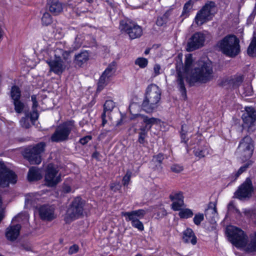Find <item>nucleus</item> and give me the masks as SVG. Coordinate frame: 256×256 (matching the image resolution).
Wrapping results in <instances>:
<instances>
[{"instance_id":"nucleus-1","label":"nucleus","mask_w":256,"mask_h":256,"mask_svg":"<svg viewBox=\"0 0 256 256\" xmlns=\"http://www.w3.org/2000/svg\"><path fill=\"white\" fill-rule=\"evenodd\" d=\"M182 55L179 54L176 58V68L177 73L176 82L179 90L183 96H186V90L185 88L182 73H186V80L190 86L195 83L206 84L214 78L212 63L210 61H199L194 68L189 72L193 62L192 54L186 56L184 65L182 64Z\"/></svg>"},{"instance_id":"nucleus-2","label":"nucleus","mask_w":256,"mask_h":256,"mask_svg":"<svg viewBox=\"0 0 256 256\" xmlns=\"http://www.w3.org/2000/svg\"><path fill=\"white\" fill-rule=\"evenodd\" d=\"M162 92L155 84L149 85L145 92V96L142 104V108L147 113L152 112L158 106Z\"/></svg>"},{"instance_id":"nucleus-3","label":"nucleus","mask_w":256,"mask_h":256,"mask_svg":"<svg viewBox=\"0 0 256 256\" xmlns=\"http://www.w3.org/2000/svg\"><path fill=\"white\" fill-rule=\"evenodd\" d=\"M217 46L227 56L234 58L240 52V40L234 34H228L218 41Z\"/></svg>"},{"instance_id":"nucleus-4","label":"nucleus","mask_w":256,"mask_h":256,"mask_svg":"<svg viewBox=\"0 0 256 256\" xmlns=\"http://www.w3.org/2000/svg\"><path fill=\"white\" fill-rule=\"evenodd\" d=\"M75 128L74 120H68L58 126L50 137L52 142H66L69 138L72 130Z\"/></svg>"},{"instance_id":"nucleus-5","label":"nucleus","mask_w":256,"mask_h":256,"mask_svg":"<svg viewBox=\"0 0 256 256\" xmlns=\"http://www.w3.org/2000/svg\"><path fill=\"white\" fill-rule=\"evenodd\" d=\"M84 204V202L78 196L72 201L64 218L66 223H70L83 215Z\"/></svg>"},{"instance_id":"nucleus-6","label":"nucleus","mask_w":256,"mask_h":256,"mask_svg":"<svg viewBox=\"0 0 256 256\" xmlns=\"http://www.w3.org/2000/svg\"><path fill=\"white\" fill-rule=\"evenodd\" d=\"M226 232L231 242L238 248H242L246 246L248 236L241 229L234 226H230Z\"/></svg>"},{"instance_id":"nucleus-7","label":"nucleus","mask_w":256,"mask_h":256,"mask_svg":"<svg viewBox=\"0 0 256 256\" xmlns=\"http://www.w3.org/2000/svg\"><path fill=\"white\" fill-rule=\"evenodd\" d=\"M46 144L40 142L34 146L26 148L24 152V157L32 164H38L42 162L41 154L44 152Z\"/></svg>"},{"instance_id":"nucleus-8","label":"nucleus","mask_w":256,"mask_h":256,"mask_svg":"<svg viewBox=\"0 0 256 256\" xmlns=\"http://www.w3.org/2000/svg\"><path fill=\"white\" fill-rule=\"evenodd\" d=\"M119 28L128 34L132 40L140 38L142 34V29L136 22L128 20L120 22Z\"/></svg>"},{"instance_id":"nucleus-9","label":"nucleus","mask_w":256,"mask_h":256,"mask_svg":"<svg viewBox=\"0 0 256 256\" xmlns=\"http://www.w3.org/2000/svg\"><path fill=\"white\" fill-rule=\"evenodd\" d=\"M214 8L215 4L214 2L210 1L206 3L196 15L195 22L196 24L201 26L211 20L214 16L213 10Z\"/></svg>"},{"instance_id":"nucleus-10","label":"nucleus","mask_w":256,"mask_h":256,"mask_svg":"<svg viewBox=\"0 0 256 256\" xmlns=\"http://www.w3.org/2000/svg\"><path fill=\"white\" fill-rule=\"evenodd\" d=\"M17 182V176L8 168L3 162H0V187L6 188L10 184H14Z\"/></svg>"},{"instance_id":"nucleus-11","label":"nucleus","mask_w":256,"mask_h":256,"mask_svg":"<svg viewBox=\"0 0 256 256\" xmlns=\"http://www.w3.org/2000/svg\"><path fill=\"white\" fill-rule=\"evenodd\" d=\"M44 180L49 187L56 186L61 181V174L57 168L52 164H49L46 170Z\"/></svg>"},{"instance_id":"nucleus-12","label":"nucleus","mask_w":256,"mask_h":256,"mask_svg":"<svg viewBox=\"0 0 256 256\" xmlns=\"http://www.w3.org/2000/svg\"><path fill=\"white\" fill-rule=\"evenodd\" d=\"M254 149L253 141L249 136L244 137L240 142L238 147V150L244 160L250 158L252 156Z\"/></svg>"},{"instance_id":"nucleus-13","label":"nucleus","mask_w":256,"mask_h":256,"mask_svg":"<svg viewBox=\"0 0 256 256\" xmlns=\"http://www.w3.org/2000/svg\"><path fill=\"white\" fill-rule=\"evenodd\" d=\"M253 190L254 187L252 182L250 178H247L238 187V190L234 193V196L236 198L242 200L250 198Z\"/></svg>"},{"instance_id":"nucleus-14","label":"nucleus","mask_w":256,"mask_h":256,"mask_svg":"<svg viewBox=\"0 0 256 256\" xmlns=\"http://www.w3.org/2000/svg\"><path fill=\"white\" fill-rule=\"evenodd\" d=\"M206 36L202 32H195L189 39L186 46V50L192 52L202 48L205 42Z\"/></svg>"},{"instance_id":"nucleus-15","label":"nucleus","mask_w":256,"mask_h":256,"mask_svg":"<svg viewBox=\"0 0 256 256\" xmlns=\"http://www.w3.org/2000/svg\"><path fill=\"white\" fill-rule=\"evenodd\" d=\"M46 62L50 66V72H52L58 75H60L66 68L64 62L60 57L47 60Z\"/></svg>"},{"instance_id":"nucleus-16","label":"nucleus","mask_w":256,"mask_h":256,"mask_svg":"<svg viewBox=\"0 0 256 256\" xmlns=\"http://www.w3.org/2000/svg\"><path fill=\"white\" fill-rule=\"evenodd\" d=\"M54 212V208L52 206L47 204L40 206L38 210L41 219L48 221H51L56 218Z\"/></svg>"},{"instance_id":"nucleus-17","label":"nucleus","mask_w":256,"mask_h":256,"mask_svg":"<svg viewBox=\"0 0 256 256\" xmlns=\"http://www.w3.org/2000/svg\"><path fill=\"white\" fill-rule=\"evenodd\" d=\"M146 214V211L143 209L132 210L128 212H122V216H124L126 222H131V224L136 221L138 218H142Z\"/></svg>"},{"instance_id":"nucleus-18","label":"nucleus","mask_w":256,"mask_h":256,"mask_svg":"<svg viewBox=\"0 0 256 256\" xmlns=\"http://www.w3.org/2000/svg\"><path fill=\"white\" fill-rule=\"evenodd\" d=\"M246 112L244 113L242 118L246 124H252L256 120V110L252 107H246Z\"/></svg>"},{"instance_id":"nucleus-19","label":"nucleus","mask_w":256,"mask_h":256,"mask_svg":"<svg viewBox=\"0 0 256 256\" xmlns=\"http://www.w3.org/2000/svg\"><path fill=\"white\" fill-rule=\"evenodd\" d=\"M21 226L19 224L10 226L7 228L6 236L8 240L10 241L16 240L20 234Z\"/></svg>"},{"instance_id":"nucleus-20","label":"nucleus","mask_w":256,"mask_h":256,"mask_svg":"<svg viewBox=\"0 0 256 256\" xmlns=\"http://www.w3.org/2000/svg\"><path fill=\"white\" fill-rule=\"evenodd\" d=\"M182 240L185 243L190 242L195 245L197 242V238L192 229L186 228L183 232Z\"/></svg>"},{"instance_id":"nucleus-21","label":"nucleus","mask_w":256,"mask_h":256,"mask_svg":"<svg viewBox=\"0 0 256 256\" xmlns=\"http://www.w3.org/2000/svg\"><path fill=\"white\" fill-rule=\"evenodd\" d=\"M29 181L38 180L42 178L40 170L36 166H32L29 170L28 176Z\"/></svg>"},{"instance_id":"nucleus-22","label":"nucleus","mask_w":256,"mask_h":256,"mask_svg":"<svg viewBox=\"0 0 256 256\" xmlns=\"http://www.w3.org/2000/svg\"><path fill=\"white\" fill-rule=\"evenodd\" d=\"M31 99L32 102V111L30 112V118L31 122L32 124H34L38 119V114L36 110V108L38 106V104L36 100V95L32 96Z\"/></svg>"},{"instance_id":"nucleus-23","label":"nucleus","mask_w":256,"mask_h":256,"mask_svg":"<svg viewBox=\"0 0 256 256\" xmlns=\"http://www.w3.org/2000/svg\"><path fill=\"white\" fill-rule=\"evenodd\" d=\"M49 4V10L54 15H58L63 10L62 4L57 0H53Z\"/></svg>"},{"instance_id":"nucleus-24","label":"nucleus","mask_w":256,"mask_h":256,"mask_svg":"<svg viewBox=\"0 0 256 256\" xmlns=\"http://www.w3.org/2000/svg\"><path fill=\"white\" fill-rule=\"evenodd\" d=\"M88 53L86 51L82 52L76 55L75 62L77 65L81 66L88 60Z\"/></svg>"},{"instance_id":"nucleus-25","label":"nucleus","mask_w":256,"mask_h":256,"mask_svg":"<svg viewBox=\"0 0 256 256\" xmlns=\"http://www.w3.org/2000/svg\"><path fill=\"white\" fill-rule=\"evenodd\" d=\"M250 240L248 243H246V250L248 252H256V232L254 236H250Z\"/></svg>"},{"instance_id":"nucleus-26","label":"nucleus","mask_w":256,"mask_h":256,"mask_svg":"<svg viewBox=\"0 0 256 256\" xmlns=\"http://www.w3.org/2000/svg\"><path fill=\"white\" fill-rule=\"evenodd\" d=\"M188 126L186 124H182V126L180 132L181 142H184L186 144V148L187 152H188V146L186 144L189 138L188 136Z\"/></svg>"},{"instance_id":"nucleus-27","label":"nucleus","mask_w":256,"mask_h":256,"mask_svg":"<svg viewBox=\"0 0 256 256\" xmlns=\"http://www.w3.org/2000/svg\"><path fill=\"white\" fill-rule=\"evenodd\" d=\"M231 86L232 88H238L244 80V76L240 75H234L230 77Z\"/></svg>"},{"instance_id":"nucleus-28","label":"nucleus","mask_w":256,"mask_h":256,"mask_svg":"<svg viewBox=\"0 0 256 256\" xmlns=\"http://www.w3.org/2000/svg\"><path fill=\"white\" fill-rule=\"evenodd\" d=\"M25 116L24 117H22L20 121V124L23 128H28L30 126V112H25Z\"/></svg>"},{"instance_id":"nucleus-29","label":"nucleus","mask_w":256,"mask_h":256,"mask_svg":"<svg viewBox=\"0 0 256 256\" xmlns=\"http://www.w3.org/2000/svg\"><path fill=\"white\" fill-rule=\"evenodd\" d=\"M116 70V62H114L110 63L106 70L102 72L104 75L110 78L114 74Z\"/></svg>"},{"instance_id":"nucleus-30","label":"nucleus","mask_w":256,"mask_h":256,"mask_svg":"<svg viewBox=\"0 0 256 256\" xmlns=\"http://www.w3.org/2000/svg\"><path fill=\"white\" fill-rule=\"evenodd\" d=\"M256 53V32H254L253 34L252 42L248 48V54L250 56H252Z\"/></svg>"},{"instance_id":"nucleus-31","label":"nucleus","mask_w":256,"mask_h":256,"mask_svg":"<svg viewBox=\"0 0 256 256\" xmlns=\"http://www.w3.org/2000/svg\"><path fill=\"white\" fill-rule=\"evenodd\" d=\"M194 152L196 156L200 158L209 154V149L207 146H204L201 148L196 149Z\"/></svg>"},{"instance_id":"nucleus-32","label":"nucleus","mask_w":256,"mask_h":256,"mask_svg":"<svg viewBox=\"0 0 256 256\" xmlns=\"http://www.w3.org/2000/svg\"><path fill=\"white\" fill-rule=\"evenodd\" d=\"M10 96L13 101L20 99L21 92L18 86H12L10 91Z\"/></svg>"},{"instance_id":"nucleus-33","label":"nucleus","mask_w":256,"mask_h":256,"mask_svg":"<svg viewBox=\"0 0 256 256\" xmlns=\"http://www.w3.org/2000/svg\"><path fill=\"white\" fill-rule=\"evenodd\" d=\"M115 107L114 102L112 100H106L104 104V112L109 114Z\"/></svg>"},{"instance_id":"nucleus-34","label":"nucleus","mask_w":256,"mask_h":256,"mask_svg":"<svg viewBox=\"0 0 256 256\" xmlns=\"http://www.w3.org/2000/svg\"><path fill=\"white\" fill-rule=\"evenodd\" d=\"M193 214V212L189 208L182 209L178 213V216L181 218H192Z\"/></svg>"},{"instance_id":"nucleus-35","label":"nucleus","mask_w":256,"mask_h":256,"mask_svg":"<svg viewBox=\"0 0 256 256\" xmlns=\"http://www.w3.org/2000/svg\"><path fill=\"white\" fill-rule=\"evenodd\" d=\"M13 103L16 112L18 114H21L24 108V104L20 100L14 101Z\"/></svg>"},{"instance_id":"nucleus-36","label":"nucleus","mask_w":256,"mask_h":256,"mask_svg":"<svg viewBox=\"0 0 256 256\" xmlns=\"http://www.w3.org/2000/svg\"><path fill=\"white\" fill-rule=\"evenodd\" d=\"M52 22V18L50 14L48 12H44L42 18V25L48 26L51 24Z\"/></svg>"},{"instance_id":"nucleus-37","label":"nucleus","mask_w":256,"mask_h":256,"mask_svg":"<svg viewBox=\"0 0 256 256\" xmlns=\"http://www.w3.org/2000/svg\"><path fill=\"white\" fill-rule=\"evenodd\" d=\"M184 206V200H176L172 201L171 208L174 211H178L182 210V208Z\"/></svg>"},{"instance_id":"nucleus-38","label":"nucleus","mask_w":256,"mask_h":256,"mask_svg":"<svg viewBox=\"0 0 256 256\" xmlns=\"http://www.w3.org/2000/svg\"><path fill=\"white\" fill-rule=\"evenodd\" d=\"M143 122L146 125L148 126V129H150L152 126L156 122V118H148V116H142Z\"/></svg>"},{"instance_id":"nucleus-39","label":"nucleus","mask_w":256,"mask_h":256,"mask_svg":"<svg viewBox=\"0 0 256 256\" xmlns=\"http://www.w3.org/2000/svg\"><path fill=\"white\" fill-rule=\"evenodd\" d=\"M169 198L172 202L184 200V196L182 192H173L170 195Z\"/></svg>"},{"instance_id":"nucleus-40","label":"nucleus","mask_w":256,"mask_h":256,"mask_svg":"<svg viewBox=\"0 0 256 256\" xmlns=\"http://www.w3.org/2000/svg\"><path fill=\"white\" fill-rule=\"evenodd\" d=\"M134 64L140 68H144L148 66V60L144 58H138L136 60Z\"/></svg>"},{"instance_id":"nucleus-41","label":"nucleus","mask_w":256,"mask_h":256,"mask_svg":"<svg viewBox=\"0 0 256 256\" xmlns=\"http://www.w3.org/2000/svg\"><path fill=\"white\" fill-rule=\"evenodd\" d=\"M209 212H211L214 216L216 215L217 211L215 204L212 202H210L209 204L208 208L206 210V212L205 214L206 216H208Z\"/></svg>"},{"instance_id":"nucleus-42","label":"nucleus","mask_w":256,"mask_h":256,"mask_svg":"<svg viewBox=\"0 0 256 256\" xmlns=\"http://www.w3.org/2000/svg\"><path fill=\"white\" fill-rule=\"evenodd\" d=\"M204 220V215L202 214L198 213L196 214L193 220L195 224L199 226L201 222Z\"/></svg>"},{"instance_id":"nucleus-43","label":"nucleus","mask_w":256,"mask_h":256,"mask_svg":"<svg viewBox=\"0 0 256 256\" xmlns=\"http://www.w3.org/2000/svg\"><path fill=\"white\" fill-rule=\"evenodd\" d=\"M108 83V82L103 80V76H100L98 83V90L101 91Z\"/></svg>"},{"instance_id":"nucleus-44","label":"nucleus","mask_w":256,"mask_h":256,"mask_svg":"<svg viewBox=\"0 0 256 256\" xmlns=\"http://www.w3.org/2000/svg\"><path fill=\"white\" fill-rule=\"evenodd\" d=\"M132 172L130 171H127L126 174L122 178V184L124 186H127L130 180Z\"/></svg>"},{"instance_id":"nucleus-45","label":"nucleus","mask_w":256,"mask_h":256,"mask_svg":"<svg viewBox=\"0 0 256 256\" xmlns=\"http://www.w3.org/2000/svg\"><path fill=\"white\" fill-rule=\"evenodd\" d=\"M131 224L133 227L138 228L140 231H142L144 230V224L139 220H137Z\"/></svg>"},{"instance_id":"nucleus-46","label":"nucleus","mask_w":256,"mask_h":256,"mask_svg":"<svg viewBox=\"0 0 256 256\" xmlns=\"http://www.w3.org/2000/svg\"><path fill=\"white\" fill-rule=\"evenodd\" d=\"M220 85L222 86H228L232 88L230 77L224 78L221 80Z\"/></svg>"},{"instance_id":"nucleus-47","label":"nucleus","mask_w":256,"mask_h":256,"mask_svg":"<svg viewBox=\"0 0 256 256\" xmlns=\"http://www.w3.org/2000/svg\"><path fill=\"white\" fill-rule=\"evenodd\" d=\"M192 8V0H190L184 4L183 8L182 14L184 15L186 14Z\"/></svg>"},{"instance_id":"nucleus-48","label":"nucleus","mask_w":256,"mask_h":256,"mask_svg":"<svg viewBox=\"0 0 256 256\" xmlns=\"http://www.w3.org/2000/svg\"><path fill=\"white\" fill-rule=\"evenodd\" d=\"M164 159V155L162 154H158L154 156L152 160L154 162H158V164H162Z\"/></svg>"},{"instance_id":"nucleus-49","label":"nucleus","mask_w":256,"mask_h":256,"mask_svg":"<svg viewBox=\"0 0 256 256\" xmlns=\"http://www.w3.org/2000/svg\"><path fill=\"white\" fill-rule=\"evenodd\" d=\"M79 250V246L77 244H73L70 246L68 250V254H76Z\"/></svg>"},{"instance_id":"nucleus-50","label":"nucleus","mask_w":256,"mask_h":256,"mask_svg":"<svg viewBox=\"0 0 256 256\" xmlns=\"http://www.w3.org/2000/svg\"><path fill=\"white\" fill-rule=\"evenodd\" d=\"M167 20L164 18L163 16H158L157 18L156 24L157 26H162L167 22Z\"/></svg>"},{"instance_id":"nucleus-51","label":"nucleus","mask_w":256,"mask_h":256,"mask_svg":"<svg viewBox=\"0 0 256 256\" xmlns=\"http://www.w3.org/2000/svg\"><path fill=\"white\" fill-rule=\"evenodd\" d=\"M171 170L174 172L178 173L183 170V167L179 164H174L171 166Z\"/></svg>"},{"instance_id":"nucleus-52","label":"nucleus","mask_w":256,"mask_h":256,"mask_svg":"<svg viewBox=\"0 0 256 256\" xmlns=\"http://www.w3.org/2000/svg\"><path fill=\"white\" fill-rule=\"evenodd\" d=\"M92 138V136H84L82 138H81L80 140V142L82 144V145H84L86 144L90 140H91Z\"/></svg>"},{"instance_id":"nucleus-53","label":"nucleus","mask_w":256,"mask_h":256,"mask_svg":"<svg viewBox=\"0 0 256 256\" xmlns=\"http://www.w3.org/2000/svg\"><path fill=\"white\" fill-rule=\"evenodd\" d=\"M247 170L242 166L236 172L235 176L236 178H238L242 174L246 172Z\"/></svg>"},{"instance_id":"nucleus-54","label":"nucleus","mask_w":256,"mask_h":256,"mask_svg":"<svg viewBox=\"0 0 256 256\" xmlns=\"http://www.w3.org/2000/svg\"><path fill=\"white\" fill-rule=\"evenodd\" d=\"M146 136H139L138 140V142L143 145L145 143H147V142L146 140Z\"/></svg>"},{"instance_id":"nucleus-55","label":"nucleus","mask_w":256,"mask_h":256,"mask_svg":"<svg viewBox=\"0 0 256 256\" xmlns=\"http://www.w3.org/2000/svg\"><path fill=\"white\" fill-rule=\"evenodd\" d=\"M172 9H169L168 10H166V12L164 13V14L162 16L164 18L167 20V22L168 20H169V16L171 15L172 14Z\"/></svg>"},{"instance_id":"nucleus-56","label":"nucleus","mask_w":256,"mask_h":256,"mask_svg":"<svg viewBox=\"0 0 256 256\" xmlns=\"http://www.w3.org/2000/svg\"><path fill=\"white\" fill-rule=\"evenodd\" d=\"M20 248L23 250H25L26 251H30L32 250V247L28 244H22L20 246Z\"/></svg>"},{"instance_id":"nucleus-57","label":"nucleus","mask_w":256,"mask_h":256,"mask_svg":"<svg viewBox=\"0 0 256 256\" xmlns=\"http://www.w3.org/2000/svg\"><path fill=\"white\" fill-rule=\"evenodd\" d=\"M107 114L106 113H105V112H102V116H101V118H102V126H104V125L106 124L107 122V120H106V116Z\"/></svg>"},{"instance_id":"nucleus-58","label":"nucleus","mask_w":256,"mask_h":256,"mask_svg":"<svg viewBox=\"0 0 256 256\" xmlns=\"http://www.w3.org/2000/svg\"><path fill=\"white\" fill-rule=\"evenodd\" d=\"M154 72L156 75H158L160 74V64H155L154 68Z\"/></svg>"},{"instance_id":"nucleus-59","label":"nucleus","mask_w":256,"mask_h":256,"mask_svg":"<svg viewBox=\"0 0 256 256\" xmlns=\"http://www.w3.org/2000/svg\"><path fill=\"white\" fill-rule=\"evenodd\" d=\"M71 191V188L68 185H64L62 187V192L64 193H68Z\"/></svg>"},{"instance_id":"nucleus-60","label":"nucleus","mask_w":256,"mask_h":256,"mask_svg":"<svg viewBox=\"0 0 256 256\" xmlns=\"http://www.w3.org/2000/svg\"><path fill=\"white\" fill-rule=\"evenodd\" d=\"M92 157L98 160H100V154L96 151L92 154Z\"/></svg>"},{"instance_id":"nucleus-61","label":"nucleus","mask_w":256,"mask_h":256,"mask_svg":"<svg viewBox=\"0 0 256 256\" xmlns=\"http://www.w3.org/2000/svg\"><path fill=\"white\" fill-rule=\"evenodd\" d=\"M254 162L252 160H248L244 164L243 166L247 170L248 168L252 166Z\"/></svg>"},{"instance_id":"nucleus-62","label":"nucleus","mask_w":256,"mask_h":256,"mask_svg":"<svg viewBox=\"0 0 256 256\" xmlns=\"http://www.w3.org/2000/svg\"><path fill=\"white\" fill-rule=\"evenodd\" d=\"M256 15V14H255L252 12V14H250V15L249 16V17L248 18V23H251L252 22V21L254 20Z\"/></svg>"},{"instance_id":"nucleus-63","label":"nucleus","mask_w":256,"mask_h":256,"mask_svg":"<svg viewBox=\"0 0 256 256\" xmlns=\"http://www.w3.org/2000/svg\"><path fill=\"white\" fill-rule=\"evenodd\" d=\"M32 200L28 196H27L26 198V205H28V204H30V205H32L33 204V203H32Z\"/></svg>"},{"instance_id":"nucleus-64","label":"nucleus","mask_w":256,"mask_h":256,"mask_svg":"<svg viewBox=\"0 0 256 256\" xmlns=\"http://www.w3.org/2000/svg\"><path fill=\"white\" fill-rule=\"evenodd\" d=\"M244 214L245 216L248 218H252V212L250 210H246L244 212Z\"/></svg>"}]
</instances>
